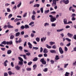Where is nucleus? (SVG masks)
<instances>
[{"mask_svg":"<svg viewBox=\"0 0 76 76\" xmlns=\"http://www.w3.org/2000/svg\"><path fill=\"white\" fill-rule=\"evenodd\" d=\"M38 60V58L37 57H35L34 59H33V61H37Z\"/></svg>","mask_w":76,"mask_h":76,"instance_id":"nucleus-20","label":"nucleus"},{"mask_svg":"<svg viewBox=\"0 0 76 76\" xmlns=\"http://www.w3.org/2000/svg\"><path fill=\"white\" fill-rule=\"evenodd\" d=\"M11 17H12V14H10L8 16V18L10 19V18H11Z\"/></svg>","mask_w":76,"mask_h":76,"instance_id":"nucleus-51","label":"nucleus"},{"mask_svg":"<svg viewBox=\"0 0 76 76\" xmlns=\"http://www.w3.org/2000/svg\"><path fill=\"white\" fill-rule=\"evenodd\" d=\"M22 20V19L16 18L14 20V22H18V21H19V20Z\"/></svg>","mask_w":76,"mask_h":76,"instance_id":"nucleus-16","label":"nucleus"},{"mask_svg":"<svg viewBox=\"0 0 76 76\" xmlns=\"http://www.w3.org/2000/svg\"><path fill=\"white\" fill-rule=\"evenodd\" d=\"M18 64L19 65H20V66H22V65L23 64V61H19Z\"/></svg>","mask_w":76,"mask_h":76,"instance_id":"nucleus-25","label":"nucleus"},{"mask_svg":"<svg viewBox=\"0 0 76 76\" xmlns=\"http://www.w3.org/2000/svg\"><path fill=\"white\" fill-rule=\"evenodd\" d=\"M18 58L20 61H23V59H22V58L20 57H18Z\"/></svg>","mask_w":76,"mask_h":76,"instance_id":"nucleus-26","label":"nucleus"},{"mask_svg":"<svg viewBox=\"0 0 76 76\" xmlns=\"http://www.w3.org/2000/svg\"><path fill=\"white\" fill-rule=\"evenodd\" d=\"M37 67V65L36 64H34L33 65V70H34L35 69H36V68Z\"/></svg>","mask_w":76,"mask_h":76,"instance_id":"nucleus-24","label":"nucleus"},{"mask_svg":"<svg viewBox=\"0 0 76 76\" xmlns=\"http://www.w3.org/2000/svg\"><path fill=\"white\" fill-rule=\"evenodd\" d=\"M43 70L44 72H47L48 71V68H45L44 69H43Z\"/></svg>","mask_w":76,"mask_h":76,"instance_id":"nucleus-27","label":"nucleus"},{"mask_svg":"<svg viewBox=\"0 0 76 76\" xmlns=\"http://www.w3.org/2000/svg\"><path fill=\"white\" fill-rule=\"evenodd\" d=\"M40 62H41L43 64L45 65L46 64V61L44 60V58H41L40 60Z\"/></svg>","mask_w":76,"mask_h":76,"instance_id":"nucleus-3","label":"nucleus"},{"mask_svg":"<svg viewBox=\"0 0 76 76\" xmlns=\"http://www.w3.org/2000/svg\"><path fill=\"white\" fill-rule=\"evenodd\" d=\"M14 36L13 35H11L10 37V39H13L14 38Z\"/></svg>","mask_w":76,"mask_h":76,"instance_id":"nucleus-35","label":"nucleus"},{"mask_svg":"<svg viewBox=\"0 0 76 76\" xmlns=\"http://www.w3.org/2000/svg\"><path fill=\"white\" fill-rule=\"evenodd\" d=\"M33 48L34 50H38V47H33Z\"/></svg>","mask_w":76,"mask_h":76,"instance_id":"nucleus-52","label":"nucleus"},{"mask_svg":"<svg viewBox=\"0 0 76 76\" xmlns=\"http://www.w3.org/2000/svg\"><path fill=\"white\" fill-rule=\"evenodd\" d=\"M63 22H64V24H65L66 25V24H67V19H64Z\"/></svg>","mask_w":76,"mask_h":76,"instance_id":"nucleus-15","label":"nucleus"},{"mask_svg":"<svg viewBox=\"0 0 76 76\" xmlns=\"http://www.w3.org/2000/svg\"><path fill=\"white\" fill-rule=\"evenodd\" d=\"M13 44V42L12 40L10 41V42H7V45H12Z\"/></svg>","mask_w":76,"mask_h":76,"instance_id":"nucleus-8","label":"nucleus"},{"mask_svg":"<svg viewBox=\"0 0 76 76\" xmlns=\"http://www.w3.org/2000/svg\"><path fill=\"white\" fill-rule=\"evenodd\" d=\"M71 44V43H70V42H69L68 44L66 45V46L67 47H69L70 45Z\"/></svg>","mask_w":76,"mask_h":76,"instance_id":"nucleus-55","label":"nucleus"},{"mask_svg":"<svg viewBox=\"0 0 76 76\" xmlns=\"http://www.w3.org/2000/svg\"><path fill=\"white\" fill-rule=\"evenodd\" d=\"M5 48H1V50H2V51H5Z\"/></svg>","mask_w":76,"mask_h":76,"instance_id":"nucleus-64","label":"nucleus"},{"mask_svg":"<svg viewBox=\"0 0 76 76\" xmlns=\"http://www.w3.org/2000/svg\"><path fill=\"white\" fill-rule=\"evenodd\" d=\"M52 48L53 49H56V48H57V47L56 45H54L53 46H52Z\"/></svg>","mask_w":76,"mask_h":76,"instance_id":"nucleus-36","label":"nucleus"},{"mask_svg":"<svg viewBox=\"0 0 76 76\" xmlns=\"http://www.w3.org/2000/svg\"><path fill=\"white\" fill-rule=\"evenodd\" d=\"M32 63V62L30 61V62H29L28 63V66H30V65H31Z\"/></svg>","mask_w":76,"mask_h":76,"instance_id":"nucleus-49","label":"nucleus"},{"mask_svg":"<svg viewBox=\"0 0 76 76\" xmlns=\"http://www.w3.org/2000/svg\"><path fill=\"white\" fill-rule=\"evenodd\" d=\"M20 56L23 57L24 59H25V60H26V55L20 54Z\"/></svg>","mask_w":76,"mask_h":76,"instance_id":"nucleus-9","label":"nucleus"},{"mask_svg":"<svg viewBox=\"0 0 76 76\" xmlns=\"http://www.w3.org/2000/svg\"><path fill=\"white\" fill-rule=\"evenodd\" d=\"M67 35L69 37H70V38H72L73 35L69 33H68L67 34Z\"/></svg>","mask_w":76,"mask_h":76,"instance_id":"nucleus-6","label":"nucleus"},{"mask_svg":"<svg viewBox=\"0 0 76 76\" xmlns=\"http://www.w3.org/2000/svg\"><path fill=\"white\" fill-rule=\"evenodd\" d=\"M49 12H50V10H45L44 11V13L46 15V14H47V13H49Z\"/></svg>","mask_w":76,"mask_h":76,"instance_id":"nucleus-21","label":"nucleus"},{"mask_svg":"<svg viewBox=\"0 0 76 76\" xmlns=\"http://www.w3.org/2000/svg\"><path fill=\"white\" fill-rule=\"evenodd\" d=\"M20 35V32H18V33H17L16 34L15 36L16 37H18V36H19Z\"/></svg>","mask_w":76,"mask_h":76,"instance_id":"nucleus-38","label":"nucleus"},{"mask_svg":"<svg viewBox=\"0 0 76 76\" xmlns=\"http://www.w3.org/2000/svg\"><path fill=\"white\" fill-rule=\"evenodd\" d=\"M76 20V18H75V17H73L72 18V20Z\"/></svg>","mask_w":76,"mask_h":76,"instance_id":"nucleus-62","label":"nucleus"},{"mask_svg":"<svg viewBox=\"0 0 76 76\" xmlns=\"http://www.w3.org/2000/svg\"><path fill=\"white\" fill-rule=\"evenodd\" d=\"M19 49L20 50V51H22V49H23V47L22 46H19Z\"/></svg>","mask_w":76,"mask_h":76,"instance_id":"nucleus-47","label":"nucleus"},{"mask_svg":"<svg viewBox=\"0 0 76 76\" xmlns=\"http://www.w3.org/2000/svg\"><path fill=\"white\" fill-rule=\"evenodd\" d=\"M26 70L28 71H30V70H31V68H27L26 69Z\"/></svg>","mask_w":76,"mask_h":76,"instance_id":"nucleus-59","label":"nucleus"},{"mask_svg":"<svg viewBox=\"0 0 76 76\" xmlns=\"http://www.w3.org/2000/svg\"><path fill=\"white\" fill-rule=\"evenodd\" d=\"M50 51L51 53H56V51L55 50H50Z\"/></svg>","mask_w":76,"mask_h":76,"instance_id":"nucleus-32","label":"nucleus"},{"mask_svg":"<svg viewBox=\"0 0 76 76\" xmlns=\"http://www.w3.org/2000/svg\"><path fill=\"white\" fill-rule=\"evenodd\" d=\"M56 13V12L55 11L52 12H50L51 14H55Z\"/></svg>","mask_w":76,"mask_h":76,"instance_id":"nucleus-63","label":"nucleus"},{"mask_svg":"<svg viewBox=\"0 0 76 76\" xmlns=\"http://www.w3.org/2000/svg\"><path fill=\"white\" fill-rule=\"evenodd\" d=\"M12 53V50H8L7 51V54H10Z\"/></svg>","mask_w":76,"mask_h":76,"instance_id":"nucleus-17","label":"nucleus"},{"mask_svg":"<svg viewBox=\"0 0 76 76\" xmlns=\"http://www.w3.org/2000/svg\"><path fill=\"white\" fill-rule=\"evenodd\" d=\"M55 59L56 60H58V59H60V58H59V57H58V55L56 56Z\"/></svg>","mask_w":76,"mask_h":76,"instance_id":"nucleus-31","label":"nucleus"},{"mask_svg":"<svg viewBox=\"0 0 76 76\" xmlns=\"http://www.w3.org/2000/svg\"><path fill=\"white\" fill-rule=\"evenodd\" d=\"M10 4L8 3H6L5 4V6H10Z\"/></svg>","mask_w":76,"mask_h":76,"instance_id":"nucleus-61","label":"nucleus"},{"mask_svg":"<svg viewBox=\"0 0 76 76\" xmlns=\"http://www.w3.org/2000/svg\"><path fill=\"white\" fill-rule=\"evenodd\" d=\"M65 39L66 40H67V41H68V42H70V41H71V39L67 38H66Z\"/></svg>","mask_w":76,"mask_h":76,"instance_id":"nucleus-40","label":"nucleus"},{"mask_svg":"<svg viewBox=\"0 0 76 76\" xmlns=\"http://www.w3.org/2000/svg\"><path fill=\"white\" fill-rule=\"evenodd\" d=\"M36 40L37 41V42H39L40 40L39 38V37H37L36 39Z\"/></svg>","mask_w":76,"mask_h":76,"instance_id":"nucleus-41","label":"nucleus"},{"mask_svg":"<svg viewBox=\"0 0 76 76\" xmlns=\"http://www.w3.org/2000/svg\"><path fill=\"white\" fill-rule=\"evenodd\" d=\"M24 27L25 29H28V28H29V26H28V25L27 24L25 25Z\"/></svg>","mask_w":76,"mask_h":76,"instance_id":"nucleus-23","label":"nucleus"},{"mask_svg":"<svg viewBox=\"0 0 76 76\" xmlns=\"http://www.w3.org/2000/svg\"><path fill=\"white\" fill-rule=\"evenodd\" d=\"M21 29H24L25 28V26H21Z\"/></svg>","mask_w":76,"mask_h":76,"instance_id":"nucleus-58","label":"nucleus"},{"mask_svg":"<svg viewBox=\"0 0 76 76\" xmlns=\"http://www.w3.org/2000/svg\"><path fill=\"white\" fill-rule=\"evenodd\" d=\"M7 63H8V61H7V60L4 61V66H5V67H6V66H7Z\"/></svg>","mask_w":76,"mask_h":76,"instance_id":"nucleus-10","label":"nucleus"},{"mask_svg":"<svg viewBox=\"0 0 76 76\" xmlns=\"http://www.w3.org/2000/svg\"><path fill=\"white\" fill-rule=\"evenodd\" d=\"M56 26V23H53L51 24V26L55 27Z\"/></svg>","mask_w":76,"mask_h":76,"instance_id":"nucleus-37","label":"nucleus"},{"mask_svg":"<svg viewBox=\"0 0 76 76\" xmlns=\"http://www.w3.org/2000/svg\"><path fill=\"white\" fill-rule=\"evenodd\" d=\"M34 22H31L29 24V26H31V27H33V26H34Z\"/></svg>","mask_w":76,"mask_h":76,"instance_id":"nucleus-5","label":"nucleus"},{"mask_svg":"<svg viewBox=\"0 0 76 76\" xmlns=\"http://www.w3.org/2000/svg\"><path fill=\"white\" fill-rule=\"evenodd\" d=\"M44 53H48V50L46 48L44 49L43 51Z\"/></svg>","mask_w":76,"mask_h":76,"instance_id":"nucleus-11","label":"nucleus"},{"mask_svg":"<svg viewBox=\"0 0 76 76\" xmlns=\"http://www.w3.org/2000/svg\"><path fill=\"white\" fill-rule=\"evenodd\" d=\"M58 0H53L52 6L53 7L55 6L54 7L55 9L56 10L57 9V6L56 5L57 4V1H58Z\"/></svg>","mask_w":76,"mask_h":76,"instance_id":"nucleus-1","label":"nucleus"},{"mask_svg":"<svg viewBox=\"0 0 76 76\" xmlns=\"http://www.w3.org/2000/svg\"><path fill=\"white\" fill-rule=\"evenodd\" d=\"M64 3H65V4H67L69 3V0H64Z\"/></svg>","mask_w":76,"mask_h":76,"instance_id":"nucleus-7","label":"nucleus"},{"mask_svg":"<svg viewBox=\"0 0 76 76\" xmlns=\"http://www.w3.org/2000/svg\"><path fill=\"white\" fill-rule=\"evenodd\" d=\"M63 30H64V29L62 28L61 29L57 30V31L58 32H61V31H63Z\"/></svg>","mask_w":76,"mask_h":76,"instance_id":"nucleus-28","label":"nucleus"},{"mask_svg":"<svg viewBox=\"0 0 76 76\" xmlns=\"http://www.w3.org/2000/svg\"><path fill=\"white\" fill-rule=\"evenodd\" d=\"M46 47L48 48H49V49H50L51 48V46H49L48 45L46 44L45 45Z\"/></svg>","mask_w":76,"mask_h":76,"instance_id":"nucleus-18","label":"nucleus"},{"mask_svg":"<svg viewBox=\"0 0 76 76\" xmlns=\"http://www.w3.org/2000/svg\"><path fill=\"white\" fill-rule=\"evenodd\" d=\"M15 68L16 70H18L20 69V66H17L15 67Z\"/></svg>","mask_w":76,"mask_h":76,"instance_id":"nucleus-22","label":"nucleus"},{"mask_svg":"<svg viewBox=\"0 0 76 76\" xmlns=\"http://www.w3.org/2000/svg\"><path fill=\"white\" fill-rule=\"evenodd\" d=\"M26 16H27V12H26L23 15V18H25Z\"/></svg>","mask_w":76,"mask_h":76,"instance_id":"nucleus-33","label":"nucleus"},{"mask_svg":"<svg viewBox=\"0 0 76 76\" xmlns=\"http://www.w3.org/2000/svg\"><path fill=\"white\" fill-rule=\"evenodd\" d=\"M70 75V73L66 72L65 74V76H69V75Z\"/></svg>","mask_w":76,"mask_h":76,"instance_id":"nucleus-30","label":"nucleus"},{"mask_svg":"<svg viewBox=\"0 0 76 76\" xmlns=\"http://www.w3.org/2000/svg\"><path fill=\"white\" fill-rule=\"evenodd\" d=\"M39 6H40L39 4H34V5L33 7H39Z\"/></svg>","mask_w":76,"mask_h":76,"instance_id":"nucleus-12","label":"nucleus"},{"mask_svg":"<svg viewBox=\"0 0 76 76\" xmlns=\"http://www.w3.org/2000/svg\"><path fill=\"white\" fill-rule=\"evenodd\" d=\"M42 51H43V48L42 47H40V52L42 53Z\"/></svg>","mask_w":76,"mask_h":76,"instance_id":"nucleus-50","label":"nucleus"},{"mask_svg":"<svg viewBox=\"0 0 76 76\" xmlns=\"http://www.w3.org/2000/svg\"><path fill=\"white\" fill-rule=\"evenodd\" d=\"M21 4H22V3L20 2L19 4L18 5L17 7L19 8V7H20L21 6Z\"/></svg>","mask_w":76,"mask_h":76,"instance_id":"nucleus-39","label":"nucleus"},{"mask_svg":"<svg viewBox=\"0 0 76 76\" xmlns=\"http://www.w3.org/2000/svg\"><path fill=\"white\" fill-rule=\"evenodd\" d=\"M49 23H46L44 25V26H49Z\"/></svg>","mask_w":76,"mask_h":76,"instance_id":"nucleus-42","label":"nucleus"},{"mask_svg":"<svg viewBox=\"0 0 76 76\" xmlns=\"http://www.w3.org/2000/svg\"><path fill=\"white\" fill-rule=\"evenodd\" d=\"M68 65H69L68 64H64V68H66L67 67V66Z\"/></svg>","mask_w":76,"mask_h":76,"instance_id":"nucleus-45","label":"nucleus"},{"mask_svg":"<svg viewBox=\"0 0 76 76\" xmlns=\"http://www.w3.org/2000/svg\"><path fill=\"white\" fill-rule=\"evenodd\" d=\"M49 17L50 18V20L52 22H54L56 20V18L54 17H53V16L51 15H49Z\"/></svg>","mask_w":76,"mask_h":76,"instance_id":"nucleus-2","label":"nucleus"},{"mask_svg":"<svg viewBox=\"0 0 76 76\" xmlns=\"http://www.w3.org/2000/svg\"><path fill=\"white\" fill-rule=\"evenodd\" d=\"M72 64L73 66H75L76 65V62L75 61V62H73L72 63Z\"/></svg>","mask_w":76,"mask_h":76,"instance_id":"nucleus-54","label":"nucleus"},{"mask_svg":"<svg viewBox=\"0 0 76 76\" xmlns=\"http://www.w3.org/2000/svg\"><path fill=\"white\" fill-rule=\"evenodd\" d=\"M64 50L65 51H67V50H68V48L66 47H65L64 48Z\"/></svg>","mask_w":76,"mask_h":76,"instance_id":"nucleus-43","label":"nucleus"},{"mask_svg":"<svg viewBox=\"0 0 76 76\" xmlns=\"http://www.w3.org/2000/svg\"><path fill=\"white\" fill-rule=\"evenodd\" d=\"M43 56V55L42 54H40L38 55L39 57H41Z\"/></svg>","mask_w":76,"mask_h":76,"instance_id":"nucleus-60","label":"nucleus"},{"mask_svg":"<svg viewBox=\"0 0 76 76\" xmlns=\"http://www.w3.org/2000/svg\"><path fill=\"white\" fill-rule=\"evenodd\" d=\"M51 64H54V61L53 60H51L50 61Z\"/></svg>","mask_w":76,"mask_h":76,"instance_id":"nucleus-46","label":"nucleus"},{"mask_svg":"<svg viewBox=\"0 0 76 76\" xmlns=\"http://www.w3.org/2000/svg\"><path fill=\"white\" fill-rule=\"evenodd\" d=\"M49 43H50V45H53V44H55V42H49Z\"/></svg>","mask_w":76,"mask_h":76,"instance_id":"nucleus-34","label":"nucleus"},{"mask_svg":"<svg viewBox=\"0 0 76 76\" xmlns=\"http://www.w3.org/2000/svg\"><path fill=\"white\" fill-rule=\"evenodd\" d=\"M35 15H33L31 16V19L32 20H35Z\"/></svg>","mask_w":76,"mask_h":76,"instance_id":"nucleus-19","label":"nucleus"},{"mask_svg":"<svg viewBox=\"0 0 76 76\" xmlns=\"http://www.w3.org/2000/svg\"><path fill=\"white\" fill-rule=\"evenodd\" d=\"M31 37L32 38H33V37H35V34L33 33H31Z\"/></svg>","mask_w":76,"mask_h":76,"instance_id":"nucleus-48","label":"nucleus"},{"mask_svg":"<svg viewBox=\"0 0 76 76\" xmlns=\"http://www.w3.org/2000/svg\"><path fill=\"white\" fill-rule=\"evenodd\" d=\"M44 8L43 7H41L40 9V10L42 13H43V12H44V10H43Z\"/></svg>","mask_w":76,"mask_h":76,"instance_id":"nucleus-29","label":"nucleus"},{"mask_svg":"<svg viewBox=\"0 0 76 76\" xmlns=\"http://www.w3.org/2000/svg\"><path fill=\"white\" fill-rule=\"evenodd\" d=\"M59 50L60 54H61L64 53V51L63 50V49H62L61 47H60L59 48Z\"/></svg>","mask_w":76,"mask_h":76,"instance_id":"nucleus-4","label":"nucleus"},{"mask_svg":"<svg viewBox=\"0 0 76 76\" xmlns=\"http://www.w3.org/2000/svg\"><path fill=\"white\" fill-rule=\"evenodd\" d=\"M76 16V15L75 14V13H73V14H72V17H75V16Z\"/></svg>","mask_w":76,"mask_h":76,"instance_id":"nucleus-53","label":"nucleus"},{"mask_svg":"<svg viewBox=\"0 0 76 76\" xmlns=\"http://www.w3.org/2000/svg\"><path fill=\"white\" fill-rule=\"evenodd\" d=\"M7 12H10V8H7Z\"/></svg>","mask_w":76,"mask_h":76,"instance_id":"nucleus-56","label":"nucleus"},{"mask_svg":"<svg viewBox=\"0 0 76 76\" xmlns=\"http://www.w3.org/2000/svg\"><path fill=\"white\" fill-rule=\"evenodd\" d=\"M12 72L11 71H9L8 72V73L9 75H12Z\"/></svg>","mask_w":76,"mask_h":76,"instance_id":"nucleus-44","label":"nucleus"},{"mask_svg":"<svg viewBox=\"0 0 76 76\" xmlns=\"http://www.w3.org/2000/svg\"><path fill=\"white\" fill-rule=\"evenodd\" d=\"M4 76H8V74H7V73L6 72H5L4 73Z\"/></svg>","mask_w":76,"mask_h":76,"instance_id":"nucleus-57","label":"nucleus"},{"mask_svg":"<svg viewBox=\"0 0 76 76\" xmlns=\"http://www.w3.org/2000/svg\"><path fill=\"white\" fill-rule=\"evenodd\" d=\"M1 44H2V45L4 44V45H6V44H7V42L6 41H3L1 43Z\"/></svg>","mask_w":76,"mask_h":76,"instance_id":"nucleus-14","label":"nucleus"},{"mask_svg":"<svg viewBox=\"0 0 76 76\" xmlns=\"http://www.w3.org/2000/svg\"><path fill=\"white\" fill-rule=\"evenodd\" d=\"M7 27L8 28H13V27L12 26H11L10 24H8L7 25Z\"/></svg>","mask_w":76,"mask_h":76,"instance_id":"nucleus-13","label":"nucleus"}]
</instances>
